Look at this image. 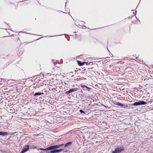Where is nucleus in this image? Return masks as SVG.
I'll return each mask as SVG.
<instances>
[{
  "label": "nucleus",
  "mask_w": 153,
  "mask_h": 153,
  "mask_svg": "<svg viewBox=\"0 0 153 153\" xmlns=\"http://www.w3.org/2000/svg\"><path fill=\"white\" fill-rule=\"evenodd\" d=\"M124 149L123 147H120L116 148L114 151L112 152V153H120L122 151L124 150Z\"/></svg>",
  "instance_id": "nucleus-1"
},
{
  "label": "nucleus",
  "mask_w": 153,
  "mask_h": 153,
  "mask_svg": "<svg viewBox=\"0 0 153 153\" xmlns=\"http://www.w3.org/2000/svg\"><path fill=\"white\" fill-rule=\"evenodd\" d=\"M146 104V102L143 101L139 100L137 102H135L134 103L132 104L133 105L137 106L140 105H144Z\"/></svg>",
  "instance_id": "nucleus-2"
},
{
  "label": "nucleus",
  "mask_w": 153,
  "mask_h": 153,
  "mask_svg": "<svg viewBox=\"0 0 153 153\" xmlns=\"http://www.w3.org/2000/svg\"><path fill=\"white\" fill-rule=\"evenodd\" d=\"M60 147L59 145H54L50 146V150L56 149Z\"/></svg>",
  "instance_id": "nucleus-3"
},
{
  "label": "nucleus",
  "mask_w": 153,
  "mask_h": 153,
  "mask_svg": "<svg viewBox=\"0 0 153 153\" xmlns=\"http://www.w3.org/2000/svg\"><path fill=\"white\" fill-rule=\"evenodd\" d=\"M77 88H72V89H70L68 91H67L66 93V94H69L70 93H71V92L75 91H77Z\"/></svg>",
  "instance_id": "nucleus-4"
},
{
  "label": "nucleus",
  "mask_w": 153,
  "mask_h": 153,
  "mask_svg": "<svg viewBox=\"0 0 153 153\" xmlns=\"http://www.w3.org/2000/svg\"><path fill=\"white\" fill-rule=\"evenodd\" d=\"M8 134V133L7 132H3L2 131H0V135H1L3 136H5Z\"/></svg>",
  "instance_id": "nucleus-5"
},
{
  "label": "nucleus",
  "mask_w": 153,
  "mask_h": 153,
  "mask_svg": "<svg viewBox=\"0 0 153 153\" xmlns=\"http://www.w3.org/2000/svg\"><path fill=\"white\" fill-rule=\"evenodd\" d=\"M72 143L71 142H68L65 144V147H66L68 146H70Z\"/></svg>",
  "instance_id": "nucleus-6"
},
{
  "label": "nucleus",
  "mask_w": 153,
  "mask_h": 153,
  "mask_svg": "<svg viewBox=\"0 0 153 153\" xmlns=\"http://www.w3.org/2000/svg\"><path fill=\"white\" fill-rule=\"evenodd\" d=\"M39 149L43 151H48L50 150V146L45 149L40 148Z\"/></svg>",
  "instance_id": "nucleus-7"
},
{
  "label": "nucleus",
  "mask_w": 153,
  "mask_h": 153,
  "mask_svg": "<svg viewBox=\"0 0 153 153\" xmlns=\"http://www.w3.org/2000/svg\"><path fill=\"white\" fill-rule=\"evenodd\" d=\"M42 94H43V93H36L34 94V96L37 97Z\"/></svg>",
  "instance_id": "nucleus-8"
},
{
  "label": "nucleus",
  "mask_w": 153,
  "mask_h": 153,
  "mask_svg": "<svg viewBox=\"0 0 153 153\" xmlns=\"http://www.w3.org/2000/svg\"><path fill=\"white\" fill-rule=\"evenodd\" d=\"M49 152H46L47 153H56L55 149H54L52 150H50Z\"/></svg>",
  "instance_id": "nucleus-9"
},
{
  "label": "nucleus",
  "mask_w": 153,
  "mask_h": 153,
  "mask_svg": "<svg viewBox=\"0 0 153 153\" xmlns=\"http://www.w3.org/2000/svg\"><path fill=\"white\" fill-rule=\"evenodd\" d=\"M82 88L84 90L85 89V88H87V90L90 89V88L89 87H88L86 86H84V85H83V86H82Z\"/></svg>",
  "instance_id": "nucleus-10"
},
{
  "label": "nucleus",
  "mask_w": 153,
  "mask_h": 153,
  "mask_svg": "<svg viewBox=\"0 0 153 153\" xmlns=\"http://www.w3.org/2000/svg\"><path fill=\"white\" fill-rule=\"evenodd\" d=\"M56 153H58L59 152H60L62 151H63L62 149H55Z\"/></svg>",
  "instance_id": "nucleus-11"
},
{
  "label": "nucleus",
  "mask_w": 153,
  "mask_h": 153,
  "mask_svg": "<svg viewBox=\"0 0 153 153\" xmlns=\"http://www.w3.org/2000/svg\"><path fill=\"white\" fill-rule=\"evenodd\" d=\"M77 63L79 65V66H82V62H81L80 61H78L77 60Z\"/></svg>",
  "instance_id": "nucleus-12"
},
{
  "label": "nucleus",
  "mask_w": 153,
  "mask_h": 153,
  "mask_svg": "<svg viewBox=\"0 0 153 153\" xmlns=\"http://www.w3.org/2000/svg\"><path fill=\"white\" fill-rule=\"evenodd\" d=\"M120 103L119 102H117L115 103V105H117L120 106Z\"/></svg>",
  "instance_id": "nucleus-13"
},
{
  "label": "nucleus",
  "mask_w": 153,
  "mask_h": 153,
  "mask_svg": "<svg viewBox=\"0 0 153 153\" xmlns=\"http://www.w3.org/2000/svg\"><path fill=\"white\" fill-rule=\"evenodd\" d=\"M131 11L132 12H133V13L134 14V15H135L136 13V11H134V10H131Z\"/></svg>",
  "instance_id": "nucleus-14"
},
{
  "label": "nucleus",
  "mask_w": 153,
  "mask_h": 153,
  "mask_svg": "<svg viewBox=\"0 0 153 153\" xmlns=\"http://www.w3.org/2000/svg\"><path fill=\"white\" fill-rule=\"evenodd\" d=\"M79 112L81 113H83L84 114H85V112L83 111L82 110H80V111H79Z\"/></svg>",
  "instance_id": "nucleus-15"
},
{
  "label": "nucleus",
  "mask_w": 153,
  "mask_h": 153,
  "mask_svg": "<svg viewBox=\"0 0 153 153\" xmlns=\"http://www.w3.org/2000/svg\"><path fill=\"white\" fill-rule=\"evenodd\" d=\"M91 63V62H86V63H85V64H86V65H89L90 64V63Z\"/></svg>",
  "instance_id": "nucleus-16"
},
{
  "label": "nucleus",
  "mask_w": 153,
  "mask_h": 153,
  "mask_svg": "<svg viewBox=\"0 0 153 153\" xmlns=\"http://www.w3.org/2000/svg\"><path fill=\"white\" fill-rule=\"evenodd\" d=\"M85 63H86V62H82V64H81L82 65H82H84V64H85Z\"/></svg>",
  "instance_id": "nucleus-17"
},
{
  "label": "nucleus",
  "mask_w": 153,
  "mask_h": 153,
  "mask_svg": "<svg viewBox=\"0 0 153 153\" xmlns=\"http://www.w3.org/2000/svg\"><path fill=\"white\" fill-rule=\"evenodd\" d=\"M120 106L121 107H123V106H124V105L123 104L120 103Z\"/></svg>",
  "instance_id": "nucleus-18"
},
{
  "label": "nucleus",
  "mask_w": 153,
  "mask_h": 153,
  "mask_svg": "<svg viewBox=\"0 0 153 153\" xmlns=\"http://www.w3.org/2000/svg\"><path fill=\"white\" fill-rule=\"evenodd\" d=\"M120 106L121 107H123V106H124V105L123 104L120 103Z\"/></svg>",
  "instance_id": "nucleus-19"
},
{
  "label": "nucleus",
  "mask_w": 153,
  "mask_h": 153,
  "mask_svg": "<svg viewBox=\"0 0 153 153\" xmlns=\"http://www.w3.org/2000/svg\"><path fill=\"white\" fill-rule=\"evenodd\" d=\"M63 145H64L63 144H61L59 145V147H61V146H63Z\"/></svg>",
  "instance_id": "nucleus-20"
},
{
  "label": "nucleus",
  "mask_w": 153,
  "mask_h": 153,
  "mask_svg": "<svg viewBox=\"0 0 153 153\" xmlns=\"http://www.w3.org/2000/svg\"><path fill=\"white\" fill-rule=\"evenodd\" d=\"M16 132H14V133H11L10 134V135H13L14 134L16 133Z\"/></svg>",
  "instance_id": "nucleus-21"
},
{
  "label": "nucleus",
  "mask_w": 153,
  "mask_h": 153,
  "mask_svg": "<svg viewBox=\"0 0 153 153\" xmlns=\"http://www.w3.org/2000/svg\"><path fill=\"white\" fill-rule=\"evenodd\" d=\"M34 146H32V147L31 148H30V149H34Z\"/></svg>",
  "instance_id": "nucleus-22"
},
{
  "label": "nucleus",
  "mask_w": 153,
  "mask_h": 153,
  "mask_svg": "<svg viewBox=\"0 0 153 153\" xmlns=\"http://www.w3.org/2000/svg\"><path fill=\"white\" fill-rule=\"evenodd\" d=\"M36 147L34 146V149H36Z\"/></svg>",
  "instance_id": "nucleus-23"
},
{
  "label": "nucleus",
  "mask_w": 153,
  "mask_h": 153,
  "mask_svg": "<svg viewBox=\"0 0 153 153\" xmlns=\"http://www.w3.org/2000/svg\"><path fill=\"white\" fill-rule=\"evenodd\" d=\"M45 126L46 127V125H45Z\"/></svg>",
  "instance_id": "nucleus-24"
},
{
  "label": "nucleus",
  "mask_w": 153,
  "mask_h": 153,
  "mask_svg": "<svg viewBox=\"0 0 153 153\" xmlns=\"http://www.w3.org/2000/svg\"><path fill=\"white\" fill-rule=\"evenodd\" d=\"M27 33V34H29V33Z\"/></svg>",
  "instance_id": "nucleus-25"
}]
</instances>
